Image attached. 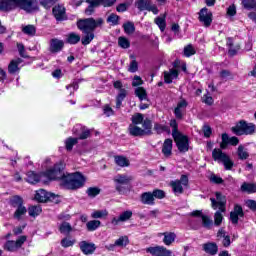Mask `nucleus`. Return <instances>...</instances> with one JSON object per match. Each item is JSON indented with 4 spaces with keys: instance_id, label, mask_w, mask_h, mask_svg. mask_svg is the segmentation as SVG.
<instances>
[{
    "instance_id": "obj_24",
    "label": "nucleus",
    "mask_w": 256,
    "mask_h": 256,
    "mask_svg": "<svg viewBox=\"0 0 256 256\" xmlns=\"http://www.w3.org/2000/svg\"><path fill=\"white\" fill-rule=\"evenodd\" d=\"M226 45L228 47L229 57H235V55H237V53L239 52V49H241V46L239 44H237L236 46L234 45L232 37L227 38Z\"/></svg>"
},
{
    "instance_id": "obj_47",
    "label": "nucleus",
    "mask_w": 256,
    "mask_h": 256,
    "mask_svg": "<svg viewBox=\"0 0 256 256\" xmlns=\"http://www.w3.org/2000/svg\"><path fill=\"white\" fill-rule=\"evenodd\" d=\"M145 120V115H143L142 113H135L132 117H131V122L132 125H142L143 121Z\"/></svg>"
},
{
    "instance_id": "obj_3",
    "label": "nucleus",
    "mask_w": 256,
    "mask_h": 256,
    "mask_svg": "<svg viewBox=\"0 0 256 256\" xmlns=\"http://www.w3.org/2000/svg\"><path fill=\"white\" fill-rule=\"evenodd\" d=\"M17 7L27 13L39 11L37 0H0V11L9 12L17 9Z\"/></svg>"
},
{
    "instance_id": "obj_62",
    "label": "nucleus",
    "mask_w": 256,
    "mask_h": 256,
    "mask_svg": "<svg viewBox=\"0 0 256 256\" xmlns=\"http://www.w3.org/2000/svg\"><path fill=\"white\" fill-rule=\"evenodd\" d=\"M60 243H61V246L64 247V249L73 247V245H75V241L69 240L68 238H63Z\"/></svg>"
},
{
    "instance_id": "obj_57",
    "label": "nucleus",
    "mask_w": 256,
    "mask_h": 256,
    "mask_svg": "<svg viewBox=\"0 0 256 256\" xmlns=\"http://www.w3.org/2000/svg\"><path fill=\"white\" fill-rule=\"evenodd\" d=\"M109 213L107 210H96L92 213V218L93 219H103V217H107Z\"/></svg>"
},
{
    "instance_id": "obj_56",
    "label": "nucleus",
    "mask_w": 256,
    "mask_h": 256,
    "mask_svg": "<svg viewBox=\"0 0 256 256\" xmlns=\"http://www.w3.org/2000/svg\"><path fill=\"white\" fill-rule=\"evenodd\" d=\"M221 210L216 211L214 214V225L216 227L221 226V223H223V214H221Z\"/></svg>"
},
{
    "instance_id": "obj_16",
    "label": "nucleus",
    "mask_w": 256,
    "mask_h": 256,
    "mask_svg": "<svg viewBox=\"0 0 256 256\" xmlns=\"http://www.w3.org/2000/svg\"><path fill=\"white\" fill-rule=\"evenodd\" d=\"M146 253H150L152 256H175L173 252L165 246H150L146 248Z\"/></svg>"
},
{
    "instance_id": "obj_55",
    "label": "nucleus",
    "mask_w": 256,
    "mask_h": 256,
    "mask_svg": "<svg viewBox=\"0 0 256 256\" xmlns=\"http://www.w3.org/2000/svg\"><path fill=\"white\" fill-rule=\"evenodd\" d=\"M121 19V17H119V15L115 14V13H111L106 21L107 23H112V25H119V20Z\"/></svg>"
},
{
    "instance_id": "obj_38",
    "label": "nucleus",
    "mask_w": 256,
    "mask_h": 256,
    "mask_svg": "<svg viewBox=\"0 0 256 256\" xmlns=\"http://www.w3.org/2000/svg\"><path fill=\"white\" fill-rule=\"evenodd\" d=\"M241 5L245 11H255L256 12V0H242Z\"/></svg>"
},
{
    "instance_id": "obj_30",
    "label": "nucleus",
    "mask_w": 256,
    "mask_h": 256,
    "mask_svg": "<svg viewBox=\"0 0 256 256\" xmlns=\"http://www.w3.org/2000/svg\"><path fill=\"white\" fill-rule=\"evenodd\" d=\"M155 25H157L160 31L163 33L165 29H167V14H163L162 16H158L154 19Z\"/></svg>"
},
{
    "instance_id": "obj_60",
    "label": "nucleus",
    "mask_w": 256,
    "mask_h": 256,
    "mask_svg": "<svg viewBox=\"0 0 256 256\" xmlns=\"http://www.w3.org/2000/svg\"><path fill=\"white\" fill-rule=\"evenodd\" d=\"M202 103H205V105H213V103H215L213 97L209 95V91H207V93L203 95Z\"/></svg>"
},
{
    "instance_id": "obj_61",
    "label": "nucleus",
    "mask_w": 256,
    "mask_h": 256,
    "mask_svg": "<svg viewBox=\"0 0 256 256\" xmlns=\"http://www.w3.org/2000/svg\"><path fill=\"white\" fill-rule=\"evenodd\" d=\"M128 71L130 73H137V71H139V63L137 62V60H132L130 62V66L128 68Z\"/></svg>"
},
{
    "instance_id": "obj_21",
    "label": "nucleus",
    "mask_w": 256,
    "mask_h": 256,
    "mask_svg": "<svg viewBox=\"0 0 256 256\" xmlns=\"http://www.w3.org/2000/svg\"><path fill=\"white\" fill-rule=\"evenodd\" d=\"M133 217V211L126 210L120 214L119 217H114L111 220L112 225H119V223H125V221H129Z\"/></svg>"
},
{
    "instance_id": "obj_37",
    "label": "nucleus",
    "mask_w": 256,
    "mask_h": 256,
    "mask_svg": "<svg viewBox=\"0 0 256 256\" xmlns=\"http://www.w3.org/2000/svg\"><path fill=\"white\" fill-rule=\"evenodd\" d=\"M163 243L164 245H171L172 243L175 242V239H177V234H175L174 232H164L163 233Z\"/></svg>"
},
{
    "instance_id": "obj_18",
    "label": "nucleus",
    "mask_w": 256,
    "mask_h": 256,
    "mask_svg": "<svg viewBox=\"0 0 256 256\" xmlns=\"http://www.w3.org/2000/svg\"><path fill=\"white\" fill-rule=\"evenodd\" d=\"M239 217H245L243 206L235 204L233 211L230 212V221L232 225H239Z\"/></svg>"
},
{
    "instance_id": "obj_64",
    "label": "nucleus",
    "mask_w": 256,
    "mask_h": 256,
    "mask_svg": "<svg viewBox=\"0 0 256 256\" xmlns=\"http://www.w3.org/2000/svg\"><path fill=\"white\" fill-rule=\"evenodd\" d=\"M103 113H104V115H106V117H111V115H115L113 108H111V106L109 104L104 105Z\"/></svg>"
},
{
    "instance_id": "obj_39",
    "label": "nucleus",
    "mask_w": 256,
    "mask_h": 256,
    "mask_svg": "<svg viewBox=\"0 0 256 256\" xmlns=\"http://www.w3.org/2000/svg\"><path fill=\"white\" fill-rule=\"evenodd\" d=\"M22 33H24V35H28L29 37H35L37 34V28L33 24H28L22 27Z\"/></svg>"
},
{
    "instance_id": "obj_63",
    "label": "nucleus",
    "mask_w": 256,
    "mask_h": 256,
    "mask_svg": "<svg viewBox=\"0 0 256 256\" xmlns=\"http://www.w3.org/2000/svg\"><path fill=\"white\" fill-rule=\"evenodd\" d=\"M99 5L103 7H113L115 3H117V0H98Z\"/></svg>"
},
{
    "instance_id": "obj_10",
    "label": "nucleus",
    "mask_w": 256,
    "mask_h": 256,
    "mask_svg": "<svg viewBox=\"0 0 256 256\" xmlns=\"http://www.w3.org/2000/svg\"><path fill=\"white\" fill-rule=\"evenodd\" d=\"M179 153H187L189 151V136L180 133L176 136H172Z\"/></svg>"
},
{
    "instance_id": "obj_13",
    "label": "nucleus",
    "mask_w": 256,
    "mask_h": 256,
    "mask_svg": "<svg viewBox=\"0 0 256 256\" xmlns=\"http://www.w3.org/2000/svg\"><path fill=\"white\" fill-rule=\"evenodd\" d=\"M221 139L222 141L220 142V148L214 149H221V151H225L229 145H232V147H237V145H239V138L237 136L229 137V134L222 133Z\"/></svg>"
},
{
    "instance_id": "obj_23",
    "label": "nucleus",
    "mask_w": 256,
    "mask_h": 256,
    "mask_svg": "<svg viewBox=\"0 0 256 256\" xmlns=\"http://www.w3.org/2000/svg\"><path fill=\"white\" fill-rule=\"evenodd\" d=\"M162 153L164 157H171V155H173V139L168 138L164 140Z\"/></svg>"
},
{
    "instance_id": "obj_36",
    "label": "nucleus",
    "mask_w": 256,
    "mask_h": 256,
    "mask_svg": "<svg viewBox=\"0 0 256 256\" xmlns=\"http://www.w3.org/2000/svg\"><path fill=\"white\" fill-rule=\"evenodd\" d=\"M241 191L243 193H248V195H251L253 193H256V184L255 183H247V182H244L242 185H241Z\"/></svg>"
},
{
    "instance_id": "obj_26",
    "label": "nucleus",
    "mask_w": 256,
    "mask_h": 256,
    "mask_svg": "<svg viewBox=\"0 0 256 256\" xmlns=\"http://www.w3.org/2000/svg\"><path fill=\"white\" fill-rule=\"evenodd\" d=\"M203 251L208 255H217L219 253V246L215 242H207L203 244Z\"/></svg>"
},
{
    "instance_id": "obj_49",
    "label": "nucleus",
    "mask_w": 256,
    "mask_h": 256,
    "mask_svg": "<svg viewBox=\"0 0 256 256\" xmlns=\"http://www.w3.org/2000/svg\"><path fill=\"white\" fill-rule=\"evenodd\" d=\"M86 193H87L88 197H90L91 199H95V197H97V195L101 194V189L99 187H89L86 190Z\"/></svg>"
},
{
    "instance_id": "obj_1",
    "label": "nucleus",
    "mask_w": 256,
    "mask_h": 256,
    "mask_svg": "<svg viewBox=\"0 0 256 256\" xmlns=\"http://www.w3.org/2000/svg\"><path fill=\"white\" fill-rule=\"evenodd\" d=\"M65 167V162L60 161L43 172L37 173L30 170L26 174V182L30 185H37L45 177L48 181H60V187L68 189V191H77V189L85 187V183H87L85 175L81 172L65 173Z\"/></svg>"
},
{
    "instance_id": "obj_5",
    "label": "nucleus",
    "mask_w": 256,
    "mask_h": 256,
    "mask_svg": "<svg viewBox=\"0 0 256 256\" xmlns=\"http://www.w3.org/2000/svg\"><path fill=\"white\" fill-rule=\"evenodd\" d=\"M212 159L213 161H218V163H223L226 171H231L235 165V162L231 160V157H229V155H227V153L223 152L221 149H214L212 151Z\"/></svg>"
},
{
    "instance_id": "obj_33",
    "label": "nucleus",
    "mask_w": 256,
    "mask_h": 256,
    "mask_svg": "<svg viewBox=\"0 0 256 256\" xmlns=\"http://www.w3.org/2000/svg\"><path fill=\"white\" fill-rule=\"evenodd\" d=\"M170 186L172 187V191L173 193H175V195L177 194L183 195L185 190L183 189V185L181 184V181L179 180L171 181Z\"/></svg>"
},
{
    "instance_id": "obj_31",
    "label": "nucleus",
    "mask_w": 256,
    "mask_h": 256,
    "mask_svg": "<svg viewBox=\"0 0 256 256\" xmlns=\"http://www.w3.org/2000/svg\"><path fill=\"white\" fill-rule=\"evenodd\" d=\"M19 65H21V58L11 60L8 65V73L10 75H15V73H17L20 70Z\"/></svg>"
},
{
    "instance_id": "obj_45",
    "label": "nucleus",
    "mask_w": 256,
    "mask_h": 256,
    "mask_svg": "<svg viewBox=\"0 0 256 256\" xmlns=\"http://www.w3.org/2000/svg\"><path fill=\"white\" fill-rule=\"evenodd\" d=\"M101 227V221L99 220H90L86 223L87 231H97Z\"/></svg>"
},
{
    "instance_id": "obj_34",
    "label": "nucleus",
    "mask_w": 256,
    "mask_h": 256,
    "mask_svg": "<svg viewBox=\"0 0 256 256\" xmlns=\"http://www.w3.org/2000/svg\"><path fill=\"white\" fill-rule=\"evenodd\" d=\"M129 243V237L121 236L119 239L115 241L114 244L110 245L109 250H113L115 247H127Z\"/></svg>"
},
{
    "instance_id": "obj_12",
    "label": "nucleus",
    "mask_w": 256,
    "mask_h": 256,
    "mask_svg": "<svg viewBox=\"0 0 256 256\" xmlns=\"http://www.w3.org/2000/svg\"><path fill=\"white\" fill-rule=\"evenodd\" d=\"M135 5L138 11H149L153 15H159V8L151 0H137Z\"/></svg>"
},
{
    "instance_id": "obj_25",
    "label": "nucleus",
    "mask_w": 256,
    "mask_h": 256,
    "mask_svg": "<svg viewBox=\"0 0 256 256\" xmlns=\"http://www.w3.org/2000/svg\"><path fill=\"white\" fill-rule=\"evenodd\" d=\"M128 133H129V135H131V137H145L146 136L143 128H141L137 125H133V124H130L128 126Z\"/></svg>"
},
{
    "instance_id": "obj_42",
    "label": "nucleus",
    "mask_w": 256,
    "mask_h": 256,
    "mask_svg": "<svg viewBox=\"0 0 256 256\" xmlns=\"http://www.w3.org/2000/svg\"><path fill=\"white\" fill-rule=\"evenodd\" d=\"M28 213L30 217H39L43 213V208H41V205L30 206Z\"/></svg>"
},
{
    "instance_id": "obj_14",
    "label": "nucleus",
    "mask_w": 256,
    "mask_h": 256,
    "mask_svg": "<svg viewBox=\"0 0 256 256\" xmlns=\"http://www.w3.org/2000/svg\"><path fill=\"white\" fill-rule=\"evenodd\" d=\"M198 20L200 23H203L205 27H211V23H213V12L207 7L200 9L198 12Z\"/></svg>"
},
{
    "instance_id": "obj_22",
    "label": "nucleus",
    "mask_w": 256,
    "mask_h": 256,
    "mask_svg": "<svg viewBox=\"0 0 256 256\" xmlns=\"http://www.w3.org/2000/svg\"><path fill=\"white\" fill-rule=\"evenodd\" d=\"M189 105V102H187V100L182 99L181 101H179L177 103V106L174 108V115L176 117V119H178L179 121H181V119H183V110L182 109H187Z\"/></svg>"
},
{
    "instance_id": "obj_11",
    "label": "nucleus",
    "mask_w": 256,
    "mask_h": 256,
    "mask_svg": "<svg viewBox=\"0 0 256 256\" xmlns=\"http://www.w3.org/2000/svg\"><path fill=\"white\" fill-rule=\"evenodd\" d=\"M72 133L78 141H85V139L91 137V130L81 124H76L72 129Z\"/></svg>"
},
{
    "instance_id": "obj_8",
    "label": "nucleus",
    "mask_w": 256,
    "mask_h": 256,
    "mask_svg": "<svg viewBox=\"0 0 256 256\" xmlns=\"http://www.w3.org/2000/svg\"><path fill=\"white\" fill-rule=\"evenodd\" d=\"M215 198H210L212 209L221 211L225 213L227 211V196L223 195L221 192H215Z\"/></svg>"
},
{
    "instance_id": "obj_20",
    "label": "nucleus",
    "mask_w": 256,
    "mask_h": 256,
    "mask_svg": "<svg viewBox=\"0 0 256 256\" xmlns=\"http://www.w3.org/2000/svg\"><path fill=\"white\" fill-rule=\"evenodd\" d=\"M65 47V42L57 38H52L50 40L49 51L50 53H61Z\"/></svg>"
},
{
    "instance_id": "obj_44",
    "label": "nucleus",
    "mask_w": 256,
    "mask_h": 256,
    "mask_svg": "<svg viewBox=\"0 0 256 256\" xmlns=\"http://www.w3.org/2000/svg\"><path fill=\"white\" fill-rule=\"evenodd\" d=\"M237 155H238V159H240V161H245V160L249 159V152L245 151L244 145L238 146Z\"/></svg>"
},
{
    "instance_id": "obj_7",
    "label": "nucleus",
    "mask_w": 256,
    "mask_h": 256,
    "mask_svg": "<svg viewBox=\"0 0 256 256\" xmlns=\"http://www.w3.org/2000/svg\"><path fill=\"white\" fill-rule=\"evenodd\" d=\"M34 199L37 203H59V196L55 195V193L47 192L45 189L36 191Z\"/></svg>"
},
{
    "instance_id": "obj_54",
    "label": "nucleus",
    "mask_w": 256,
    "mask_h": 256,
    "mask_svg": "<svg viewBox=\"0 0 256 256\" xmlns=\"http://www.w3.org/2000/svg\"><path fill=\"white\" fill-rule=\"evenodd\" d=\"M202 227H204V229H211L213 227V220L205 214L202 216Z\"/></svg>"
},
{
    "instance_id": "obj_58",
    "label": "nucleus",
    "mask_w": 256,
    "mask_h": 256,
    "mask_svg": "<svg viewBox=\"0 0 256 256\" xmlns=\"http://www.w3.org/2000/svg\"><path fill=\"white\" fill-rule=\"evenodd\" d=\"M152 196L155 199H165V191L161 189H154L152 192Z\"/></svg>"
},
{
    "instance_id": "obj_50",
    "label": "nucleus",
    "mask_w": 256,
    "mask_h": 256,
    "mask_svg": "<svg viewBox=\"0 0 256 256\" xmlns=\"http://www.w3.org/2000/svg\"><path fill=\"white\" fill-rule=\"evenodd\" d=\"M118 45L121 49H129L131 47V42L125 36H120L118 38Z\"/></svg>"
},
{
    "instance_id": "obj_15",
    "label": "nucleus",
    "mask_w": 256,
    "mask_h": 256,
    "mask_svg": "<svg viewBox=\"0 0 256 256\" xmlns=\"http://www.w3.org/2000/svg\"><path fill=\"white\" fill-rule=\"evenodd\" d=\"M131 181H133V176H128V175H125V174H118L114 178V183H117L116 191L118 193H123L125 188L121 185H129L131 183Z\"/></svg>"
},
{
    "instance_id": "obj_28",
    "label": "nucleus",
    "mask_w": 256,
    "mask_h": 256,
    "mask_svg": "<svg viewBox=\"0 0 256 256\" xmlns=\"http://www.w3.org/2000/svg\"><path fill=\"white\" fill-rule=\"evenodd\" d=\"M140 201L143 205H155V199L152 192H143L140 195Z\"/></svg>"
},
{
    "instance_id": "obj_41",
    "label": "nucleus",
    "mask_w": 256,
    "mask_h": 256,
    "mask_svg": "<svg viewBox=\"0 0 256 256\" xmlns=\"http://www.w3.org/2000/svg\"><path fill=\"white\" fill-rule=\"evenodd\" d=\"M154 131L157 133V135H161V133H171V128L167 125L154 123Z\"/></svg>"
},
{
    "instance_id": "obj_29",
    "label": "nucleus",
    "mask_w": 256,
    "mask_h": 256,
    "mask_svg": "<svg viewBox=\"0 0 256 256\" xmlns=\"http://www.w3.org/2000/svg\"><path fill=\"white\" fill-rule=\"evenodd\" d=\"M142 127V130H144V134L146 135V137L153 135V121H151V119L146 118L142 122Z\"/></svg>"
},
{
    "instance_id": "obj_53",
    "label": "nucleus",
    "mask_w": 256,
    "mask_h": 256,
    "mask_svg": "<svg viewBox=\"0 0 256 256\" xmlns=\"http://www.w3.org/2000/svg\"><path fill=\"white\" fill-rule=\"evenodd\" d=\"M197 51L193 47V44H188L184 47V57H193Z\"/></svg>"
},
{
    "instance_id": "obj_32",
    "label": "nucleus",
    "mask_w": 256,
    "mask_h": 256,
    "mask_svg": "<svg viewBox=\"0 0 256 256\" xmlns=\"http://www.w3.org/2000/svg\"><path fill=\"white\" fill-rule=\"evenodd\" d=\"M80 41H81V35L75 32H70L66 36V43H68V45H77V43H79Z\"/></svg>"
},
{
    "instance_id": "obj_48",
    "label": "nucleus",
    "mask_w": 256,
    "mask_h": 256,
    "mask_svg": "<svg viewBox=\"0 0 256 256\" xmlns=\"http://www.w3.org/2000/svg\"><path fill=\"white\" fill-rule=\"evenodd\" d=\"M122 27L126 35H133V33H135V23L131 21L124 23Z\"/></svg>"
},
{
    "instance_id": "obj_9",
    "label": "nucleus",
    "mask_w": 256,
    "mask_h": 256,
    "mask_svg": "<svg viewBox=\"0 0 256 256\" xmlns=\"http://www.w3.org/2000/svg\"><path fill=\"white\" fill-rule=\"evenodd\" d=\"M25 241H27L26 235L19 236L16 241L8 240L4 244V251H9L10 253H15V251H17V249H21V247H23V245H25Z\"/></svg>"
},
{
    "instance_id": "obj_35",
    "label": "nucleus",
    "mask_w": 256,
    "mask_h": 256,
    "mask_svg": "<svg viewBox=\"0 0 256 256\" xmlns=\"http://www.w3.org/2000/svg\"><path fill=\"white\" fill-rule=\"evenodd\" d=\"M127 97V90L124 89H120L119 93L116 96V108L120 109L121 106L123 105V101H125V98Z\"/></svg>"
},
{
    "instance_id": "obj_17",
    "label": "nucleus",
    "mask_w": 256,
    "mask_h": 256,
    "mask_svg": "<svg viewBox=\"0 0 256 256\" xmlns=\"http://www.w3.org/2000/svg\"><path fill=\"white\" fill-rule=\"evenodd\" d=\"M52 15L56 21H67V9L63 4H57L52 8Z\"/></svg>"
},
{
    "instance_id": "obj_2",
    "label": "nucleus",
    "mask_w": 256,
    "mask_h": 256,
    "mask_svg": "<svg viewBox=\"0 0 256 256\" xmlns=\"http://www.w3.org/2000/svg\"><path fill=\"white\" fill-rule=\"evenodd\" d=\"M105 23V20L103 18H83V19H78L76 22L77 29L79 31H82L84 33V36L80 38V41L84 47L86 45H90L91 41L95 39V30L102 28L103 24Z\"/></svg>"
},
{
    "instance_id": "obj_6",
    "label": "nucleus",
    "mask_w": 256,
    "mask_h": 256,
    "mask_svg": "<svg viewBox=\"0 0 256 256\" xmlns=\"http://www.w3.org/2000/svg\"><path fill=\"white\" fill-rule=\"evenodd\" d=\"M24 201L23 198L19 195H15L10 200V205L16 208L14 212V219L21 221V217L23 215H27V207L23 205Z\"/></svg>"
},
{
    "instance_id": "obj_19",
    "label": "nucleus",
    "mask_w": 256,
    "mask_h": 256,
    "mask_svg": "<svg viewBox=\"0 0 256 256\" xmlns=\"http://www.w3.org/2000/svg\"><path fill=\"white\" fill-rule=\"evenodd\" d=\"M80 251L83 255H93L97 250V246L93 242H87L85 240L79 243Z\"/></svg>"
},
{
    "instance_id": "obj_43",
    "label": "nucleus",
    "mask_w": 256,
    "mask_h": 256,
    "mask_svg": "<svg viewBox=\"0 0 256 256\" xmlns=\"http://www.w3.org/2000/svg\"><path fill=\"white\" fill-rule=\"evenodd\" d=\"M114 161L118 167H129L131 165L129 159L125 156H115Z\"/></svg>"
},
{
    "instance_id": "obj_59",
    "label": "nucleus",
    "mask_w": 256,
    "mask_h": 256,
    "mask_svg": "<svg viewBox=\"0 0 256 256\" xmlns=\"http://www.w3.org/2000/svg\"><path fill=\"white\" fill-rule=\"evenodd\" d=\"M57 1L59 0H40V5H42V7L45 9H49L50 7H53Z\"/></svg>"
},
{
    "instance_id": "obj_4",
    "label": "nucleus",
    "mask_w": 256,
    "mask_h": 256,
    "mask_svg": "<svg viewBox=\"0 0 256 256\" xmlns=\"http://www.w3.org/2000/svg\"><path fill=\"white\" fill-rule=\"evenodd\" d=\"M231 131L238 137H241V135H255L256 125L254 123H248L245 120H240L231 128Z\"/></svg>"
},
{
    "instance_id": "obj_40",
    "label": "nucleus",
    "mask_w": 256,
    "mask_h": 256,
    "mask_svg": "<svg viewBox=\"0 0 256 256\" xmlns=\"http://www.w3.org/2000/svg\"><path fill=\"white\" fill-rule=\"evenodd\" d=\"M135 95L140 101H149V98L147 96V90L141 86L135 89Z\"/></svg>"
},
{
    "instance_id": "obj_46",
    "label": "nucleus",
    "mask_w": 256,
    "mask_h": 256,
    "mask_svg": "<svg viewBox=\"0 0 256 256\" xmlns=\"http://www.w3.org/2000/svg\"><path fill=\"white\" fill-rule=\"evenodd\" d=\"M77 143H79V140L77 138L68 137L65 140L66 151H73V147H75Z\"/></svg>"
},
{
    "instance_id": "obj_51",
    "label": "nucleus",
    "mask_w": 256,
    "mask_h": 256,
    "mask_svg": "<svg viewBox=\"0 0 256 256\" xmlns=\"http://www.w3.org/2000/svg\"><path fill=\"white\" fill-rule=\"evenodd\" d=\"M169 125L172 128V137L181 134V132L179 131V123H177L176 119H171Z\"/></svg>"
},
{
    "instance_id": "obj_52",
    "label": "nucleus",
    "mask_w": 256,
    "mask_h": 256,
    "mask_svg": "<svg viewBox=\"0 0 256 256\" xmlns=\"http://www.w3.org/2000/svg\"><path fill=\"white\" fill-rule=\"evenodd\" d=\"M59 231L62 234L71 233V231H73V227L69 222H62L59 226Z\"/></svg>"
},
{
    "instance_id": "obj_27",
    "label": "nucleus",
    "mask_w": 256,
    "mask_h": 256,
    "mask_svg": "<svg viewBox=\"0 0 256 256\" xmlns=\"http://www.w3.org/2000/svg\"><path fill=\"white\" fill-rule=\"evenodd\" d=\"M86 3H88V7L84 10L85 15H87V17H91V15H93V13H95V9H97V7H101L98 0H86Z\"/></svg>"
}]
</instances>
